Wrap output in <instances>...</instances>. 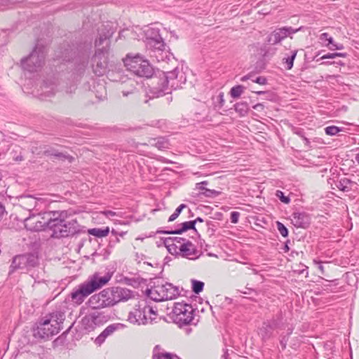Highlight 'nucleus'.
<instances>
[{
	"instance_id": "34",
	"label": "nucleus",
	"mask_w": 359,
	"mask_h": 359,
	"mask_svg": "<svg viewBox=\"0 0 359 359\" xmlns=\"http://www.w3.org/2000/svg\"><path fill=\"white\" fill-rule=\"evenodd\" d=\"M109 43L110 41L108 39H104V36L99 32V37L95 40V46L97 47V48H100L99 47L101 46H102V47H107L109 50Z\"/></svg>"
},
{
	"instance_id": "2",
	"label": "nucleus",
	"mask_w": 359,
	"mask_h": 359,
	"mask_svg": "<svg viewBox=\"0 0 359 359\" xmlns=\"http://www.w3.org/2000/svg\"><path fill=\"white\" fill-rule=\"evenodd\" d=\"M48 231L53 238L72 237L81 233V226L76 219H69L67 210L51 211Z\"/></svg>"
},
{
	"instance_id": "22",
	"label": "nucleus",
	"mask_w": 359,
	"mask_h": 359,
	"mask_svg": "<svg viewBox=\"0 0 359 359\" xmlns=\"http://www.w3.org/2000/svg\"><path fill=\"white\" fill-rule=\"evenodd\" d=\"M285 36L280 28H276L266 37V42L269 45H276L285 39Z\"/></svg>"
},
{
	"instance_id": "20",
	"label": "nucleus",
	"mask_w": 359,
	"mask_h": 359,
	"mask_svg": "<svg viewBox=\"0 0 359 359\" xmlns=\"http://www.w3.org/2000/svg\"><path fill=\"white\" fill-rule=\"evenodd\" d=\"M43 154L46 156L54 158L62 161H68L69 163H72L74 160V158L67 152H61L52 147L45 149Z\"/></svg>"
},
{
	"instance_id": "41",
	"label": "nucleus",
	"mask_w": 359,
	"mask_h": 359,
	"mask_svg": "<svg viewBox=\"0 0 359 359\" xmlns=\"http://www.w3.org/2000/svg\"><path fill=\"white\" fill-rule=\"evenodd\" d=\"M201 194L208 198H215L221 194V192L214 189H205V191H202Z\"/></svg>"
},
{
	"instance_id": "35",
	"label": "nucleus",
	"mask_w": 359,
	"mask_h": 359,
	"mask_svg": "<svg viewBox=\"0 0 359 359\" xmlns=\"http://www.w3.org/2000/svg\"><path fill=\"white\" fill-rule=\"evenodd\" d=\"M203 288H204V283L201 281V280H195V279H192L191 280V289H192V291L195 293V294H199L200 292H201L203 290Z\"/></svg>"
},
{
	"instance_id": "60",
	"label": "nucleus",
	"mask_w": 359,
	"mask_h": 359,
	"mask_svg": "<svg viewBox=\"0 0 359 359\" xmlns=\"http://www.w3.org/2000/svg\"><path fill=\"white\" fill-rule=\"evenodd\" d=\"M222 359H230L228 349L224 350V353L222 356Z\"/></svg>"
},
{
	"instance_id": "4",
	"label": "nucleus",
	"mask_w": 359,
	"mask_h": 359,
	"mask_svg": "<svg viewBox=\"0 0 359 359\" xmlns=\"http://www.w3.org/2000/svg\"><path fill=\"white\" fill-rule=\"evenodd\" d=\"M65 319V313L62 311L49 313L46 319L41 320L36 327L33 328V337L45 341L48 340L62 329Z\"/></svg>"
},
{
	"instance_id": "36",
	"label": "nucleus",
	"mask_w": 359,
	"mask_h": 359,
	"mask_svg": "<svg viewBox=\"0 0 359 359\" xmlns=\"http://www.w3.org/2000/svg\"><path fill=\"white\" fill-rule=\"evenodd\" d=\"M121 297L118 299L121 301H127L131 299L133 295V292L129 289L119 287Z\"/></svg>"
},
{
	"instance_id": "14",
	"label": "nucleus",
	"mask_w": 359,
	"mask_h": 359,
	"mask_svg": "<svg viewBox=\"0 0 359 359\" xmlns=\"http://www.w3.org/2000/svg\"><path fill=\"white\" fill-rule=\"evenodd\" d=\"M147 306L138 304L135 305L133 311H130L128 316V320L133 324L146 325L148 318L146 315Z\"/></svg>"
},
{
	"instance_id": "29",
	"label": "nucleus",
	"mask_w": 359,
	"mask_h": 359,
	"mask_svg": "<svg viewBox=\"0 0 359 359\" xmlns=\"http://www.w3.org/2000/svg\"><path fill=\"white\" fill-rule=\"evenodd\" d=\"M235 111L241 116H245L249 111V106L247 102H240L234 104Z\"/></svg>"
},
{
	"instance_id": "62",
	"label": "nucleus",
	"mask_w": 359,
	"mask_h": 359,
	"mask_svg": "<svg viewBox=\"0 0 359 359\" xmlns=\"http://www.w3.org/2000/svg\"><path fill=\"white\" fill-rule=\"evenodd\" d=\"M333 44H335V43L334 42L332 37H329V43H327L325 46L329 48V46H333Z\"/></svg>"
},
{
	"instance_id": "3",
	"label": "nucleus",
	"mask_w": 359,
	"mask_h": 359,
	"mask_svg": "<svg viewBox=\"0 0 359 359\" xmlns=\"http://www.w3.org/2000/svg\"><path fill=\"white\" fill-rule=\"evenodd\" d=\"M111 278V275L109 273L104 276L95 273L72 290L70 294L72 301L77 305L81 304L87 297L105 285Z\"/></svg>"
},
{
	"instance_id": "57",
	"label": "nucleus",
	"mask_w": 359,
	"mask_h": 359,
	"mask_svg": "<svg viewBox=\"0 0 359 359\" xmlns=\"http://www.w3.org/2000/svg\"><path fill=\"white\" fill-rule=\"evenodd\" d=\"M120 241L119 238L117 236H114V239H111L109 241V246L113 247L115 244Z\"/></svg>"
},
{
	"instance_id": "19",
	"label": "nucleus",
	"mask_w": 359,
	"mask_h": 359,
	"mask_svg": "<svg viewBox=\"0 0 359 359\" xmlns=\"http://www.w3.org/2000/svg\"><path fill=\"white\" fill-rule=\"evenodd\" d=\"M123 327L121 323H114L108 325L95 339V343L99 346L102 344L106 338L112 334L116 330Z\"/></svg>"
},
{
	"instance_id": "51",
	"label": "nucleus",
	"mask_w": 359,
	"mask_h": 359,
	"mask_svg": "<svg viewBox=\"0 0 359 359\" xmlns=\"http://www.w3.org/2000/svg\"><path fill=\"white\" fill-rule=\"evenodd\" d=\"M344 48V46L341 43H336L333 44V46H329V49L331 50H342Z\"/></svg>"
},
{
	"instance_id": "58",
	"label": "nucleus",
	"mask_w": 359,
	"mask_h": 359,
	"mask_svg": "<svg viewBox=\"0 0 359 359\" xmlns=\"http://www.w3.org/2000/svg\"><path fill=\"white\" fill-rule=\"evenodd\" d=\"M329 34L325 32L320 34V39L322 41H327L329 42Z\"/></svg>"
},
{
	"instance_id": "1",
	"label": "nucleus",
	"mask_w": 359,
	"mask_h": 359,
	"mask_svg": "<svg viewBox=\"0 0 359 359\" xmlns=\"http://www.w3.org/2000/svg\"><path fill=\"white\" fill-rule=\"evenodd\" d=\"M128 70L140 77L151 78V93L155 97L170 93L172 90L182 87L187 81L185 73L175 67L172 71L158 72L154 76V69L148 60H143L139 55L132 56L128 54L123 59Z\"/></svg>"
},
{
	"instance_id": "28",
	"label": "nucleus",
	"mask_w": 359,
	"mask_h": 359,
	"mask_svg": "<svg viewBox=\"0 0 359 359\" xmlns=\"http://www.w3.org/2000/svg\"><path fill=\"white\" fill-rule=\"evenodd\" d=\"M146 40L145 41H154L163 39L159 34V30L155 28H149L146 31Z\"/></svg>"
},
{
	"instance_id": "45",
	"label": "nucleus",
	"mask_w": 359,
	"mask_h": 359,
	"mask_svg": "<svg viewBox=\"0 0 359 359\" xmlns=\"http://www.w3.org/2000/svg\"><path fill=\"white\" fill-rule=\"evenodd\" d=\"M186 241H188L187 239L184 238H181V237H168L167 238V243L168 242H174L175 243H181V242H183V243H185Z\"/></svg>"
},
{
	"instance_id": "27",
	"label": "nucleus",
	"mask_w": 359,
	"mask_h": 359,
	"mask_svg": "<svg viewBox=\"0 0 359 359\" xmlns=\"http://www.w3.org/2000/svg\"><path fill=\"white\" fill-rule=\"evenodd\" d=\"M161 346L156 345L154 348L153 359H173V355L170 353H161Z\"/></svg>"
},
{
	"instance_id": "7",
	"label": "nucleus",
	"mask_w": 359,
	"mask_h": 359,
	"mask_svg": "<svg viewBox=\"0 0 359 359\" xmlns=\"http://www.w3.org/2000/svg\"><path fill=\"white\" fill-rule=\"evenodd\" d=\"M39 264V255L36 252L18 255L13 258L12 263L10 266V272H13L18 269L28 271L37 266Z\"/></svg>"
},
{
	"instance_id": "48",
	"label": "nucleus",
	"mask_w": 359,
	"mask_h": 359,
	"mask_svg": "<svg viewBox=\"0 0 359 359\" xmlns=\"http://www.w3.org/2000/svg\"><path fill=\"white\" fill-rule=\"evenodd\" d=\"M253 82L260 84L265 85L267 83V79L264 76H258L255 79H252Z\"/></svg>"
},
{
	"instance_id": "33",
	"label": "nucleus",
	"mask_w": 359,
	"mask_h": 359,
	"mask_svg": "<svg viewBox=\"0 0 359 359\" xmlns=\"http://www.w3.org/2000/svg\"><path fill=\"white\" fill-rule=\"evenodd\" d=\"M245 87L242 85H237L232 87L230 90V95L232 98H238L244 92Z\"/></svg>"
},
{
	"instance_id": "17",
	"label": "nucleus",
	"mask_w": 359,
	"mask_h": 359,
	"mask_svg": "<svg viewBox=\"0 0 359 359\" xmlns=\"http://www.w3.org/2000/svg\"><path fill=\"white\" fill-rule=\"evenodd\" d=\"M291 220L292 224L297 228L306 229L311 224V217L305 212H293Z\"/></svg>"
},
{
	"instance_id": "52",
	"label": "nucleus",
	"mask_w": 359,
	"mask_h": 359,
	"mask_svg": "<svg viewBox=\"0 0 359 359\" xmlns=\"http://www.w3.org/2000/svg\"><path fill=\"white\" fill-rule=\"evenodd\" d=\"M224 93H220L218 95L219 108L222 107L224 103Z\"/></svg>"
},
{
	"instance_id": "46",
	"label": "nucleus",
	"mask_w": 359,
	"mask_h": 359,
	"mask_svg": "<svg viewBox=\"0 0 359 359\" xmlns=\"http://www.w3.org/2000/svg\"><path fill=\"white\" fill-rule=\"evenodd\" d=\"M239 217H240V213L238 212H236V211L231 212V216H230V219H231V223L237 224L238 222Z\"/></svg>"
},
{
	"instance_id": "15",
	"label": "nucleus",
	"mask_w": 359,
	"mask_h": 359,
	"mask_svg": "<svg viewBox=\"0 0 359 359\" xmlns=\"http://www.w3.org/2000/svg\"><path fill=\"white\" fill-rule=\"evenodd\" d=\"M179 250L180 255L182 257L189 259H196L201 254L190 241H186L185 243H182L179 248Z\"/></svg>"
},
{
	"instance_id": "6",
	"label": "nucleus",
	"mask_w": 359,
	"mask_h": 359,
	"mask_svg": "<svg viewBox=\"0 0 359 359\" xmlns=\"http://www.w3.org/2000/svg\"><path fill=\"white\" fill-rule=\"evenodd\" d=\"M44 60V47L37 44L29 55L21 59L20 64L24 70L29 72H35L41 68Z\"/></svg>"
},
{
	"instance_id": "13",
	"label": "nucleus",
	"mask_w": 359,
	"mask_h": 359,
	"mask_svg": "<svg viewBox=\"0 0 359 359\" xmlns=\"http://www.w3.org/2000/svg\"><path fill=\"white\" fill-rule=\"evenodd\" d=\"M108 292L109 291H107L105 288L100 292L92 295L87 301L86 305L93 310H100L104 308L112 307Z\"/></svg>"
},
{
	"instance_id": "63",
	"label": "nucleus",
	"mask_w": 359,
	"mask_h": 359,
	"mask_svg": "<svg viewBox=\"0 0 359 359\" xmlns=\"http://www.w3.org/2000/svg\"><path fill=\"white\" fill-rule=\"evenodd\" d=\"M252 78V75L251 74H248V75H245L244 76H243L241 79V81H245L248 79H251Z\"/></svg>"
},
{
	"instance_id": "55",
	"label": "nucleus",
	"mask_w": 359,
	"mask_h": 359,
	"mask_svg": "<svg viewBox=\"0 0 359 359\" xmlns=\"http://www.w3.org/2000/svg\"><path fill=\"white\" fill-rule=\"evenodd\" d=\"M76 89V87L74 84L71 85L69 88H67L65 90L66 93H74Z\"/></svg>"
},
{
	"instance_id": "23",
	"label": "nucleus",
	"mask_w": 359,
	"mask_h": 359,
	"mask_svg": "<svg viewBox=\"0 0 359 359\" xmlns=\"http://www.w3.org/2000/svg\"><path fill=\"white\" fill-rule=\"evenodd\" d=\"M106 289L107 291H109L108 295L112 306L121 302V299H118L121 297L119 287H111Z\"/></svg>"
},
{
	"instance_id": "30",
	"label": "nucleus",
	"mask_w": 359,
	"mask_h": 359,
	"mask_svg": "<svg viewBox=\"0 0 359 359\" xmlns=\"http://www.w3.org/2000/svg\"><path fill=\"white\" fill-rule=\"evenodd\" d=\"M99 32L104 36V39H108L110 41L111 37L114 33V29L111 25L107 23L102 25Z\"/></svg>"
},
{
	"instance_id": "10",
	"label": "nucleus",
	"mask_w": 359,
	"mask_h": 359,
	"mask_svg": "<svg viewBox=\"0 0 359 359\" xmlns=\"http://www.w3.org/2000/svg\"><path fill=\"white\" fill-rule=\"evenodd\" d=\"M283 313L279 311L271 319L263 322L262 327L259 329V334L261 336L262 341H266L271 339L273 331L282 327L283 325Z\"/></svg>"
},
{
	"instance_id": "49",
	"label": "nucleus",
	"mask_w": 359,
	"mask_h": 359,
	"mask_svg": "<svg viewBox=\"0 0 359 359\" xmlns=\"http://www.w3.org/2000/svg\"><path fill=\"white\" fill-rule=\"evenodd\" d=\"M45 90L43 91V93L45 94V97H52L55 95V92L53 90V88H51L50 90H48V87L46 85H44Z\"/></svg>"
},
{
	"instance_id": "26",
	"label": "nucleus",
	"mask_w": 359,
	"mask_h": 359,
	"mask_svg": "<svg viewBox=\"0 0 359 359\" xmlns=\"http://www.w3.org/2000/svg\"><path fill=\"white\" fill-rule=\"evenodd\" d=\"M88 233L90 235L94 236L97 238H103L107 236L109 233V228L108 226L104 229L93 228L89 229Z\"/></svg>"
},
{
	"instance_id": "8",
	"label": "nucleus",
	"mask_w": 359,
	"mask_h": 359,
	"mask_svg": "<svg viewBox=\"0 0 359 359\" xmlns=\"http://www.w3.org/2000/svg\"><path fill=\"white\" fill-rule=\"evenodd\" d=\"M108 48L102 47L97 48L95 54L90 60V65L93 72L97 76L104 75L108 71Z\"/></svg>"
},
{
	"instance_id": "11",
	"label": "nucleus",
	"mask_w": 359,
	"mask_h": 359,
	"mask_svg": "<svg viewBox=\"0 0 359 359\" xmlns=\"http://www.w3.org/2000/svg\"><path fill=\"white\" fill-rule=\"evenodd\" d=\"M109 316L104 312L95 311L86 315L81 320L82 325L85 330L88 331L93 330L97 326H100L107 323Z\"/></svg>"
},
{
	"instance_id": "56",
	"label": "nucleus",
	"mask_w": 359,
	"mask_h": 359,
	"mask_svg": "<svg viewBox=\"0 0 359 359\" xmlns=\"http://www.w3.org/2000/svg\"><path fill=\"white\" fill-rule=\"evenodd\" d=\"M6 213V209L4 205L0 202V220Z\"/></svg>"
},
{
	"instance_id": "18",
	"label": "nucleus",
	"mask_w": 359,
	"mask_h": 359,
	"mask_svg": "<svg viewBox=\"0 0 359 359\" xmlns=\"http://www.w3.org/2000/svg\"><path fill=\"white\" fill-rule=\"evenodd\" d=\"M188 230H194L197 233V229L195 226V222L192 220L182 222L180 224V227L175 230H157L156 233L159 234H182Z\"/></svg>"
},
{
	"instance_id": "59",
	"label": "nucleus",
	"mask_w": 359,
	"mask_h": 359,
	"mask_svg": "<svg viewBox=\"0 0 359 359\" xmlns=\"http://www.w3.org/2000/svg\"><path fill=\"white\" fill-rule=\"evenodd\" d=\"M13 159L15 161H22L24 158H23V156L21 154V152H20V154L19 155H17L15 156V154L13 156Z\"/></svg>"
},
{
	"instance_id": "12",
	"label": "nucleus",
	"mask_w": 359,
	"mask_h": 359,
	"mask_svg": "<svg viewBox=\"0 0 359 359\" xmlns=\"http://www.w3.org/2000/svg\"><path fill=\"white\" fill-rule=\"evenodd\" d=\"M146 48L151 57H154L158 62L163 61L168 57L165 51V43L163 39L145 41Z\"/></svg>"
},
{
	"instance_id": "42",
	"label": "nucleus",
	"mask_w": 359,
	"mask_h": 359,
	"mask_svg": "<svg viewBox=\"0 0 359 359\" xmlns=\"http://www.w3.org/2000/svg\"><path fill=\"white\" fill-rule=\"evenodd\" d=\"M347 56V53H327L326 55H323L320 59L325 60V59H334L337 57H346Z\"/></svg>"
},
{
	"instance_id": "53",
	"label": "nucleus",
	"mask_w": 359,
	"mask_h": 359,
	"mask_svg": "<svg viewBox=\"0 0 359 359\" xmlns=\"http://www.w3.org/2000/svg\"><path fill=\"white\" fill-rule=\"evenodd\" d=\"M206 224L208 226V231H210L211 234H213L215 231L213 228L214 224L212 223V222H207Z\"/></svg>"
},
{
	"instance_id": "16",
	"label": "nucleus",
	"mask_w": 359,
	"mask_h": 359,
	"mask_svg": "<svg viewBox=\"0 0 359 359\" xmlns=\"http://www.w3.org/2000/svg\"><path fill=\"white\" fill-rule=\"evenodd\" d=\"M157 287L158 292L164 301L175 299L180 294L178 287L171 283H165L163 285H158Z\"/></svg>"
},
{
	"instance_id": "40",
	"label": "nucleus",
	"mask_w": 359,
	"mask_h": 359,
	"mask_svg": "<svg viewBox=\"0 0 359 359\" xmlns=\"http://www.w3.org/2000/svg\"><path fill=\"white\" fill-rule=\"evenodd\" d=\"M342 130L341 128H339L335 126H327L325 128L326 135L333 136L337 135L338 133Z\"/></svg>"
},
{
	"instance_id": "25",
	"label": "nucleus",
	"mask_w": 359,
	"mask_h": 359,
	"mask_svg": "<svg viewBox=\"0 0 359 359\" xmlns=\"http://www.w3.org/2000/svg\"><path fill=\"white\" fill-rule=\"evenodd\" d=\"M145 294L147 297L151 299V300L154 302H163V298H162L161 294L158 292V289L157 285L154 287L147 289L145 291Z\"/></svg>"
},
{
	"instance_id": "24",
	"label": "nucleus",
	"mask_w": 359,
	"mask_h": 359,
	"mask_svg": "<svg viewBox=\"0 0 359 359\" xmlns=\"http://www.w3.org/2000/svg\"><path fill=\"white\" fill-rule=\"evenodd\" d=\"M353 182L346 177L341 178L335 182L336 187L341 191L344 192H348L351 190V187H350Z\"/></svg>"
},
{
	"instance_id": "32",
	"label": "nucleus",
	"mask_w": 359,
	"mask_h": 359,
	"mask_svg": "<svg viewBox=\"0 0 359 359\" xmlns=\"http://www.w3.org/2000/svg\"><path fill=\"white\" fill-rule=\"evenodd\" d=\"M161 239L163 240V244L166 247L168 251L171 255H180V250L178 251L179 248L174 242L167 243V238H162Z\"/></svg>"
},
{
	"instance_id": "47",
	"label": "nucleus",
	"mask_w": 359,
	"mask_h": 359,
	"mask_svg": "<svg viewBox=\"0 0 359 359\" xmlns=\"http://www.w3.org/2000/svg\"><path fill=\"white\" fill-rule=\"evenodd\" d=\"M289 338L290 337H288V335L281 336V339L280 340V346L283 350L286 348Z\"/></svg>"
},
{
	"instance_id": "21",
	"label": "nucleus",
	"mask_w": 359,
	"mask_h": 359,
	"mask_svg": "<svg viewBox=\"0 0 359 359\" xmlns=\"http://www.w3.org/2000/svg\"><path fill=\"white\" fill-rule=\"evenodd\" d=\"M39 201L31 195L22 196L20 198V206L28 211H32L36 207Z\"/></svg>"
},
{
	"instance_id": "54",
	"label": "nucleus",
	"mask_w": 359,
	"mask_h": 359,
	"mask_svg": "<svg viewBox=\"0 0 359 359\" xmlns=\"http://www.w3.org/2000/svg\"><path fill=\"white\" fill-rule=\"evenodd\" d=\"M252 108L258 111H262L264 108V106L263 104L262 103H257L256 104H255Z\"/></svg>"
},
{
	"instance_id": "9",
	"label": "nucleus",
	"mask_w": 359,
	"mask_h": 359,
	"mask_svg": "<svg viewBox=\"0 0 359 359\" xmlns=\"http://www.w3.org/2000/svg\"><path fill=\"white\" fill-rule=\"evenodd\" d=\"M51 211L31 215L24 220L25 227L30 231H48Z\"/></svg>"
},
{
	"instance_id": "64",
	"label": "nucleus",
	"mask_w": 359,
	"mask_h": 359,
	"mask_svg": "<svg viewBox=\"0 0 359 359\" xmlns=\"http://www.w3.org/2000/svg\"><path fill=\"white\" fill-rule=\"evenodd\" d=\"M289 242H290V241H287L285 243V245H284V247H283V250H284V252H287L290 250V248H289V246H288V243H289Z\"/></svg>"
},
{
	"instance_id": "5",
	"label": "nucleus",
	"mask_w": 359,
	"mask_h": 359,
	"mask_svg": "<svg viewBox=\"0 0 359 359\" xmlns=\"http://www.w3.org/2000/svg\"><path fill=\"white\" fill-rule=\"evenodd\" d=\"M194 311L195 310L191 304L177 302L175 303L169 317L173 323L181 327L191 323L194 317Z\"/></svg>"
},
{
	"instance_id": "43",
	"label": "nucleus",
	"mask_w": 359,
	"mask_h": 359,
	"mask_svg": "<svg viewBox=\"0 0 359 359\" xmlns=\"http://www.w3.org/2000/svg\"><path fill=\"white\" fill-rule=\"evenodd\" d=\"M276 226L279 233L281 234L283 237L286 238L288 236V230L282 222H276Z\"/></svg>"
},
{
	"instance_id": "37",
	"label": "nucleus",
	"mask_w": 359,
	"mask_h": 359,
	"mask_svg": "<svg viewBox=\"0 0 359 359\" xmlns=\"http://www.w3.org/2000/svg\"><path fill=\"white\" fill-rule=\"evenodd\" d=\"M154 143L153 144V145L160 150L168 148L169 142L164 137H159L156 140H154Z\"/></svg>"
},
{
	"instance_id": "44",
	"label": "nucleus",
	"mask_w": 359,
	"mask_h": 359,
	"mask_svg": "<svg viewBox=\"0 0 359 359\" xmlns=\"http://www.w3.org/2000/svg\"><path fill=\"white\" fill-rule=\"evenodd\" d=\"M276 196L280 199V201L285 204H287L290 201L289 196H285L284 193L280 190L276 191Z\"/></svg>"
},
{
	"instance_id": "38",
	"label": "nucleus",
	"mask_w": 359,
	"mask_h": 359,
	"mask_svg": "<svg viewBox=\"0 0 359 359\" xmlns=\"http://www.w3.org/2000/svg\"><path fill=\"white\" fill-rule=\"evenodd\" d=\"M281 29L285 36V38L290 36L292 39V35L297 33L298 31L301 30L302 27L297 29H294L292 27H281Z\"/></svg>"
},
{
	"instance_id": "61",
	"label": "nucleus",
	"mask_w": 359,
	"mask_h": 359,
	"mask_svg": "<svg viewBox=\"0 0 359 359\" xmlns=\"http://www.w3.org/2000/svg\"><path fill=\"white\" fill-rule=\"evenodd\" d=\"M126 283L128 285H133L134 283H137V281L134 278H126Z\"/></svg>"
},
{
	"instance_id": "50",
	"label": "nucleus",
	"mask_w": 359,
	"mask_h": 359,
	"mask_svg": "<svg viewBox=\"0 0 359 359\" xmlns=\"http://www.w3.org/2000/svg\"><path fill=\"white\" fill-rule=\"evenodd\" d=\"M266 99L270 101H273L276 99V94L271 91H267L265 94Z\"/></svg>"
},
{
	"instance_id": "31",
	"label": "nucleus",
	"mask_w": 359,
	"mask_h": 359,
	"mask_svg": "<svg viewBox=\"0 0 359 359\" xmlns=\"http://www.w3.org/2000/svg\"><path fill=\"white\" fill-rule=\"evenodd\" d=\"M298 50H294L291 52V55L283 59V62L286 65V69L290 70L292 68L294 65V60L297 56Z\"/></svg>"
},
{
	"instance_id": "39",
	"label": "nucleus",
	"mask_w": 359,
	"mask_h": 359,
	"mask_svg": "<svg viewBox=\"0 0 359 359\" xmlns=\"http://www.w3.org/2000/svg\"><path fill=\"white\" fill-rule=\"evenodd\" d=\"M187 207V205L185 204H181L175 210V212L170 216L168 218V222H173L175 220L180 213L182 212V210Z\"/></svg>"
}]
</instances>
